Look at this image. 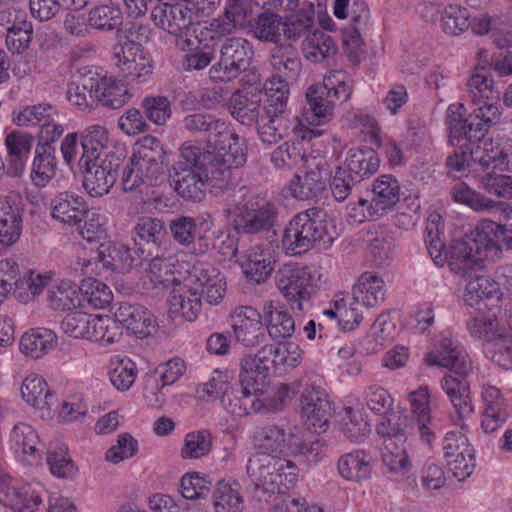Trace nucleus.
Segmentation results:
<instances>
[{"instance_id":"e2e57ef3","label":"nucleus","mask_w":512,"mask_h":512,"mask_svg":"<svg viewBox=\"0 0 512 512\" xmlns=\"http://www.w3.org/2000/svg\"><path fill=\"white\" fill-rule=\"evenodd\" d=\"M80 293L87 304L94 309H104L113 300L110 288L99 280L89 278L82 282Z\"/></svg>"},{"instance_id":"13d9d810","label":"nucleus","mask_w":512,"mask_h":512,"mask_svg":"<svg viewBox=\"0 0 512 512\" xmlns=\"http://www.w3.org/2000/svg\"><path fill=\"white\" fill-rule=\"evenodd\" d=\"M57 110L49 103L25 106L12 112V121L17 126L30 127L52 120Z\"/></svg>"},{"instance_id":"4d7b16f0","label":"nucleus","mask_w":512,"mask_h":512,"mask_svg":"<svg viewBox=\"0 0 512 512\" xmlns=\"http://www.w3.org/2000/svg\"><path fill=\"white\" fill-rule=\"evenodd\" d=\"M467 91L474 103L484 100H498L499 92L494 89L492 76L483 68L477 70L467 82Z\"/></svg>"},{"instance_id":"9d476101","label":"nucleus","mask_w":512,"mask_h":512,"mask_svg":"<svg viewBox=\"0 0 512 512\" xmlns=\"http://www.w3.org/2000/svg\"><path fill=\"white\" fill-rule=\"evenodd\" d=\"M254 55L252 44L242 37H228L219 48V59L209 69L214 82H230L248 69Z\"/></svg>"},{"instance_id":"69168bd1","label":"nucleus","mask_w":512,"mask_h":512,"mask_svg":"<svg viewBox=\"0 0 512 512\" xmlns=\"http://www.w3.org/2000/svg\"><path fill=\"white\" fill-rule=\"evenodd\" d=\"M118 324L120 323L115 317L93 316L88 340L107 344L118 341L122 335Z\"/></svg>"},{"instance_id":"ddd939ff","label":"nucleus","mask_w":512,"mask_h":512,"mask_svg":"<svg viewBox=\"0 0 512 512\" xmlns=\"http://www.w3.org/2000/svg\"><path fill=\"white\" fill-rule=\"evenodd\" d=\"M112 63L118 75L128 84L145 83L153 73V61L143 47L131 42H123L114 47Z\"/></svg>"},{"instance_id":"e433bc0d","label":"nucleus","mask_w":512,"mask_h":512,"mask_svg":"<svg viewBox=\"0 0 512 512\" xmlns=\"http://www.w3.org/2000/svg\"><path fill=\"white\" fill-rule=\"evenodd\" d=\"M57 344L56 334L47 328L25 332L19 341V350L27 358L37 360L52 351Z\"/></svg>"},{"instance_id":"7c9ffc66","label":"nucleus","mask_w":512,"mask_h":512,"mask_svg":"<svg viewBox=\"0 0 512 512\" xmlns=\"http://www.w3.org/2000/svg\"><path fill=\"white\" fill-rule=\"evenodd\" d=\"M247 472L251 477H257L259 480L268 477H284L293 480L302 476L301 469L295 462L263 455H254L249 459Z\"/></svg>"},{"instance_id":"a18cd8bd","label":"nucleus","mask_w":512,"mask_h":512,"mask_svg":"<svg viewBox=\"0 0 512 512\" xmlns=\"http://www.w3.org/2000/svg\"><path fill=\"white\" fill-rule=\"evenodd\" d=\"M55 148L52 145H41L35 150L32 163L31 180L37 187H45L56 173Z\"/></svg>"},{"instance_id":"6ab92c4d","label":"nucleus","mask_w":512,"mask_h":512,"mask_svg":"<svg viewBox=\"0 0 512 512\" xmlns=\"http://www.w3.org/2000/svg\"><path fill=\"white\" fill-rule=\"evenodd\" d=\"M41 483L0 482V503L14 512H37L43 503Z\"/></svg>"},{"instance_id":"cd10ccee","label":"nucleus","mask_w":512,"mask_h":512,"mask_svg":"<svg viewBox=\"0 0 512 512\" xmlns=\"http://www.w3.org/2000/svg\"><path fill=\"white\" fill-rule=\"evenodd\" d=\"M481 427L485 433H493L503 426L509 414L507 402L496 386L485 384L481 391Z\"/></svg>"},{"instance_id":"49530a36","label":"nucleus","mask_w":512,"mask_h":512,"mask_svg":"<svg viewBox=\"0 0 512 512\" xmlns=\"http://www.w3.org/2000/svg\"><path fill=\"white\" fill-rule=\"evenodd\" d=\"M11 440L17 450L23 455V460L29 465L40 463L42 456L38 449L39 438L35 430L24 423L14 426Z\"/></svg>"},{"instance_id":"473e14b6","label":"nucleus","mask_w":512,"mask_h":512,"mask_svg":"<svg viewBox=\"0 0 512 512\" xmlns=\"http://www.w3.org/2000/svg\"><path fill=\"white\" fill-rule=\"evenodd\" d=\"M51 216L68 226H79L87 212L84 199L74 193L61 192L50 202Z\"/></svg>"},{"instance_id":"2f4dec72","label":"nucleus","mask_w":512,"mask_h":512,"mask_svg":"<svg viewBox=\"0 0 512 512\" xmlns=\"http://www.w3.org/2000/svg\"><path fill=\"white\" fill-rule=\"evenodd\" d=\"M336 466L343 480H367L379 477L377 465L364 450H354L341 455Z\"/></svg>"},{"instance_id":"8fccbe9b","label":"nucleus","mask_w":512,"mask_h":512,"mask_svg":"<svg viewBox=\"0 0 512 512\" xmlns=\"http://www.w3.org/2000/svg\"><path fill=\"white\" fill-rule=\"evenodd\" d=\"M5 145L14 174L20 175L25 167V158L31 151L33 137L26 132L12 131L7 134Z\"/></svg>"},{"instance_id":"de8ad7c7","label":"nucleus","mask_w":512,"mask_h":512,"mask_svg":"<svg viewBox=\"0 0 512 512\" xmlns=\"http://www.w3.org/2000/svg\"><path fill=\"white\" fill-rule=\"evenodd\" d=\"M271 66L278 73L276 79H295L301 70V61L291 45H281L273 49Z\"/></svg>"},{"instance_id":"052dcab7","label":"nucleus","mask_w":512,"mask_h":512,"mask_svg":"<svg viewBox=\"0 0 512 512\" xmlns=\"http://www.w3.org/2000/svg\"><path fill=\"white\" fill-rule=\"evenodd\" d=\"M68 101L82 111H91L96 102V80L84 79L82 83L71 82L66 91Z\"/></svg>"},{"instance_id":"bb28decb","label":"nucleus","mask_w":512,"mask_h":512,"mask_svg":"<svg viewBox=\"0 0 512 512\" xmlns=\"http://www.w3.org/2000/svg\"><path fill=\"white\" fill-rule=\"evenodd\" d=\"M411 406L412 428L420 437V440L431 445L436 434L433 427V419L430 409V395L427 387H419L408 395Z\"/></svg>"},{"instance_id":"4468645a","label":"nucleus","mask_w":512,"mask_h":512,"mask_svg":"<svg viewBox=\"0 0 512 512\" xmlns=\"http://www.w3.org/2000/svg\"><path fill=\"white\" fill-rule=\"evenodd\" d=\"M124 158L122 152L119 155L95 159L86 165L79 160V167L83 173V187L92 197H102L109 193L117 180L118 169Z\"/></svg>"},{"instance_id":"37998d69","label":"nucleus","mask_w":512,"mask_h":512,"mask_svg":"<svg viewBox=\"0 0 512 512\" xmlns=\"http://www.w3.org/2000/svg\"><path fill=\"white\" fill-rule=\"evenodd\" d=\"M380 160L372 148L351 149L345 160L344 170L360 182L363 178L377 172Z\"/></svg>"},{"instance_id":"7ed1b4c3","label":"nucleus","mask_w":512,"mask_h":512,"mask_svg":"<svg viewBox=\"0 0 512 512\" xmlns=\"http://www.w3.org/2000/svg\"><path fill=\"white\" fill-rule=\"evenodd\" d=\"M440 220L441 216L437 213L431 214L428 218L425 238L428 253L437 266H443L447 262L451 271L465 277L480 265V256L473 251L466 235L462 239L452 241L445 248L440 239Z\"/></svg>"},{"instance_id":"0eeeda50","label":"nucleus","mask_w":512,"mask_h":512,"mask_svg":"<svg viewBox=\"0 0 512 512\" xmlns=\"http://www.w3.org/2000/svg\"><path fill=\"white\" fill-rule=\"evenodd\" d=\"M266 104L260 124V138L264 143L273 144L284 138L295 127L297 117L291 119L286 112L289 95L288 83L272 77L265 83Z\"/></svg>"},{"instance_id":"dca6fc26","label":"nucleus","mask_w":512,"mask_h":512,"mask_svg":"<svg viewBox=\"0 0 512 512\" xmlns=\"http://www.w3.org/2000/svg\"><path fill=\"white\" fill-rule=\"evenodd\" d=\"M134 252L141 259L164 252L162 245L166 237L164 222L156 217H140L132 229Z\"/></svg>"},{"instance_id":"c03bdc74","label":"nucleus","mask_w":512,"mask_h":512,"mask_svg":"<svg viewBox=\"0 0 512 512\" xmlns=\"http://www.w3.org/2000/svg\"><path fill=\"white\" fill-rule=\"evenodd\" d=\"M263 312L266 331L272 339H285L293 335L295 321L283 307L274 305L272 301H269L264 304Z\"/></svg>"},{"instance_id":"c9c22d12","label":"nucleus","mask_w":512,"mask_h":512,"mask_svg":"<svg viewBox=\"0 0 512 512\" xmlns=\"http://www.w3.org/2000/svg\"><path fill=\"white\" fill-rule=\"evenodd\" d=\"M169 310L173 314H180L188 321L195 320L202 307L199 293H197L187 280L178 284L170 292L168 298Z\"/></svg>"},{"instance_id":"338daca9","label":"nucleus","mask_w":512,"mask_h":512,"mask_svg":"<svg viewBox=\"0 0 512 512\" xmlns=\"http://www.w3.org/2000/svg\"><path fill=\"white\" fill-rule=\"evenodd\" d=\"M88 23L99 30L118 29L122 24V12L117 6L100 5L89 12Z\"/></svg>"},{"instance_id":"4c0bfd02","label":"nucleus","mask_w":512,"mask_h":512,"mask_svg":"<svg viewBox=\"0 0 512 512\" xmlns=\"http://www.w3.org/2000/svg\"><path fill=\"white\" fill-rule=\"evenodd\" d=\"M20 392L23 400L36 409L50 410L56 404L55 395L46 380L37 374L25 377Z\"/></svg>"},{"instance_id":"0e129e2a","label":"nucleus","mask_w":512,"mask_h":512,"mask_svg":"<svg viewBox=\"0 0 512 512\" xmlns=\"http://www.w3.org/2000/svg\"><path fill=\"white\" fill-rule=\"evenodd\" d=\"M212 447V437L208 430L190 432L185 436L180 455L183 459H200L206 456Z\"/></svg>"},{"instance_id":"5fc2aeb1","label":"nucleus","mask_w":512,"mask_h":512,"mask_svg":"<svg viewBox=\"0 0 512 512\" xmlns=\"http://www.w3.org/2000/svg\"><path fill=\"white\" fill-rule=\"evenodd\" d=\"M500 294L497 282L486 276H478L467 283L463 300L472 307L483 299H499Z\"/></svg>"},{"instance_id":"09e8293b","label":"nucleus","mask_w":512,"mask_h":512,"mask_svg":"<svg viewBox=\"0 0 512 512\" xmlns=\"http://www.w3.org/2000/svg\"><path fill=\"white\" fill-rule=\"evenodd\" d=\"M51 282V276L40 274L32 270L25 271L16 288L12 292L14 297L21 303H28L35 300Z\"/></svg>"},{"instance_id":"9b49d317","label":"nucleus","mask_w":512,"mask_h":512,"mask_svg":"<svg viewBox=\"0 0 512 512\" xmlns=\"http://www.w3.org/2000/svg\"><path fill=\"white\" fill-rule=\"evenodd\" d=\"M341 75V72L330 73L322 83L312 85L306 92L309 108L319 120L330 118L335 106L347 101L351 95V89L339 77Z\"/></svg>"},{"instance_id":"603ef678","label":"nucleus","mask_w":512,"mask_h":512,"mask_svg":"<svg viewBox=\"0 0 512 512\" xmlns=\"http://www.w3.org/2000/svg\"><path fill=\"white\" fill-rule=\"evenodd\" d=\"M130 98L125 85L117 83L110 78L96 80V101L103 106L118 109Z\"/></svg>"},{"instance_id":"f8f14e48","label":"nucleus","mask_w":512,"mask_h":512,"mask_svg":"<svg viewBox=\"0 0 512 512\" xmlns=\"http://www.w3.org/2000/svg\"><path fill=\"white\" fill-rule=\"evenodd\" d=\"M450 196L454 202L464 204L477 213L505 212L504 223L500 224L501 239L507 250L512 249V208L507 209L506 203L495 201L464 182L455 184L450 189Z\"/></svg>"},{"instance_id":"f3484780","label":"nucleus","mask_w":512,"mask_h":512,"mask_svg":"<svg viewBox=\"0 0 512 512\" xmlns=\"http://www.w3.org/2000/svg\"><path fill=\"white\" fill-rule=\"evenodd\" d=\"M301 416L315 432H324L333 414L328 394L320 387H307L300 397Z\"/></svg>"},{"instance_id":"58836bf2","label":"nucleus","mask_w":512,"mask_h":512,"mask_svg":"<svg viewBox=\"0 0 512 512\" xmlns=\"http://www.w3.org/2000/svg\"><path fill=\"white\" fill-rule=\"evenodd\" d=\"M169 229L174 240L180 245L190 248L194 254H203L208 248L206 243L202 244L204 238L198 235V228L195 219L188 216H179L169 223Z\"/></svg>"},{"instance_id":"72a5a7b5","label":"nucleus","mask_w":512,"mask_h":512,"mask_svg":"<svg viewBox=\"0 0 512 512\" xmlns=\"http://www.w3.org/2000/svg\"><path fill=\"white\" fill-rule=\"evenodd\" d=\"M239 263L246 278L259 284L264 282L274 270L275 259L269 249L256 245L245 251Z\"/></svg>"},{"instance_id":"423d86ee","label":"nucleus","mask_w":512,"mask_h":512,"mask_svg":"<svg viewBox=\"0 0 512 512\" xmlns=\"http://www.w3.org/2000/svg\"><path fill=\"white\" fill-rule=\"evenodd\" d=\"M207 142L212 150L203 151V161L214 166L212 178L218 179V184L229 185L233 169L246 162L244 140L224 125L218 133L208 136Z\"/></svg>"},{"instance_id":"1a4fd4ad","label":"nucleus","mask_w":512,"mask_h":512,"mask_svg":"<svg viewBox=\"0 0 512 512\" xmlns=\"http://www.w3.org/2000/svg\"><path fill=\"white\" fill-rule=\"evenodd\" d=\"M255 446L262 452L261 455L289 453L292 455L305 454L314 450L317 442L307 444L297 427L268 424L256 429L253 435Z\"/></svg>"},{"instance_id":"2eb2a0df","label":"nucleus","mask_w":512,"mask_h":512,"mask_svg":"<svg viewBox=\"0 0 512 512\" xmlns=\"http://www.w3.org/2000/svg\"><path fill=\"white\" fill-rule=\"evenodd\" d=\"M311 274L306 267L283 265L276 274V284L293 309L303 310L302 302L310 298Z\"/></svg>"},{"instance_id":"20e7f679","label":"nucleus","mask_w":512,"mask_h":512,"mask_svg":"<svg viewBox=\"0 0 512 512\" xmlns=\"http://www.w3.org/2000/svg\"><path fill=\"white\" fill-rule=\"evenodd\" d=\"M323 209L312 207L296 214L284 230L282 246L287 254L301 255L316 243L330 245L334 237L329 232V223Z\"/></svg>"},{"instance_id":"a19ab883","label":"nucleus","mask_w":512,"mask_h":512,"mask_svg":"<svg viewBox=\"0 0 512 512\" xmlns=\"http://www.w3.org/2000/svg\"><path fill=\"white\" fill-rule=\"evenodd\" d=\"M47 305L56 311H66L81 305L80 287L71 281L54 282L47 286Z\"/></svg>"},{"instance_id":"6e6552de","label":"nucleus","mask_w":512,"mask_h":512,"mask_svg":"<svg viewBox=\"0 0 512 512\" xmlns=\"http://www.w3.org/2000/svg\"><path fill=\"white\" fill-rule=\"evenodd\" d=\"M224 213L238 234L257 235L274 228L278 210L270 202L247 201L243 204L226 203Z\"/></svg>"},{"instance_id":"39448f33","label":"nucleus","mask_w":512,"mask_h":512,"mask_svg":"<svg viewBox=\"0 0 512 512\" xmlns=\"http://www.w3.org/2000/svg\"><path fill=\"white\" fill-rule=\"evenodd\" d=\"M151 18L157 27L175 37V46L181 51L197 48L200 35L212 33L214 26L193 24L191 9L181 3L158 4L151 11Z\"/></svg>"},{"instance_id":"79ce46f5","label":"nucleus","mask_w":512,"mask_h":512,"mask_svg":"<svg viewBox=\"0 0 512 512\" xmlns=\"http://www.w3.org/2000/svg\"><path fill=\"white\" fill-rule=\"evenodd\" d=\"M507 153L498 142L484 139L475 149L470 150L471 161L479 165L483 172L499 169L504 171L507 166Z\"/></svg>"},{"instance_id":"a878e982","label":"nucleus","mask_w":512,"mask_h":512,"mask_svg":"<svg viewBox=\"0 0 512 512\" xmlns=\"http://www.w3.org/2000/svg\"><path fill=\"white\" fill-rule=\"evenodd\" d=\"M80 140L83 154L79 160H82L85 165L95 159L119 155L120 152L124 154L123 148L114 147L107 128L102 125L86 127L80 135Z\"/></svg>"},{"instance_id":"5701e85b","label":"nucleus","mask_w":512,"mask_h":512,"mask_svg":"<svg viewBox=\"0 0 512 512\" xmlns=\"http://www.w3.org/2000/svg\"><path fill=\"white\" fill-rule=\"evenodd\" d=\"M23 199L17 192L0 195V245L12 246L22 230Z\"/></svg>"},{"instance_id":"6e6d98bb","label":"nucleus","mask_w":512,"mask_h":512,"mask_svg":"<svg viewBox=\"0 0 512 512\" xmlns=\"http://www.w3.org/2000/svg\"><path fill=\"white\" fill-rule=\"evenodd\" d=\"M192 288L200 294L207 288H213L219 283H226L220 271L210 263H197L193 266L186 278Z\"/></svg>"},{"instance_id":"ea45409f","label":"nucleus","mask_w":512,"mask_h":512,"mask_svg":"<svg viewBox=\"0 0 512 512\" xmlns=\"http://www.w3.org/2000/svg\"><path fill=\"white\" fill-rule=\"evenodd\" d=\"M385 283L373 272L363 273L353 287L352 296L363 307H376L385 299Z\"/></svg>"},{"instance_id":"c85d7f7f","label":"nucleus","mask_w":512,"mask_h":512,"mask_svg":"<svg viewBox=\"0 0 512 512\" xmlns=\"http://www.w3.org/2000/svg\"><path fill=\"white\" fill-rule=\"evenodd\" d=\"M114 317L138 338H147L157 331L154 315L138 304L119 303Z\"/></svg>"},{"instance_id":"c756f323","label":"nucleus","mask_w":512,"mask_h":512,"mask_svg":"<svg viewBox=\"0 0 512 512\" xmlns=\"http://www.w3.org/2000/svg\"><path fill=\"white\" fill-rule=\"evenodd\" d=\"M302 174H296L289 183L292 196L298 200H316L326 189V173L318 164L310 163Z\"/></svg>"},{"instance_id":"412c9836","label":"nucleus","mask_w":512,"mask_h":512,"mask_svg":"<svg viewBox=\"0 0 512 512\" xmlns=\"http://www.w3.org/2000/svg\"><path fill=\"white\" fill-rule=\"evenodd\" d=\"M371 194L369 216L378 219L391 212L403 195L398 179L391 174L378 176L368 189Z\"/></svg>"},{"instance_id":"bf43d9fd","label":"nucleus","mask_w":512,"mask_h":512,"mask_svg":"<svg viewBox=\"0 0 512 512\" xmlns=\"http://www.w3.org/2000/svg\"><path fill=\"white\" fill-rule=\"evenodd\" d=\"M213 497L216 512L243 511V499L238 491V482H219Z\"/></svg>"},{"instance_id":"3c124183","label":"nucleus","mask_w":512,"mask_h":512,"mask_svg":"<svg viewBox=\"0 0 512 512\" xmlns=\"http://www.w3.org/2000/svg\"><path fill=\"white\" fill-rule=\"evenodd\" d=\"M336 51L337 49L333 38L320 30L309 33L303 41V53L305 57L315 63L333 57Z\"/></svg>"},{"instance_id":"a211bd4d","label":"nucleus","mask_w":512,"mask_h":512,"mask_svg":"<svg viewBox=\"0 0 512 512\" xmlns=\"http://www.w3.org/2000/svg\"><path fill=\"white\" fill-rule=\"evenodd\" d=\"M240 388H226L221 398L222 407L231 415L243 417L251 411L262 410V402L255 396L262 393V387L255 385L249 376L239 375Z\"/></svg>"},{"instance_id":"f03ea898","label":"nucleus","mask_w":512,"mask_h":512,"mask_svg":"<svg viewBox=\"0 0 512 512\" xmlns=\"http://www.w3.org/2000/svg\"><path fill=\"white\" fill-rule=\"evenodd\" d=\"M466 117L467 110L461 103L449 105L446 111V125L449 130L448 142L456 146L461 140H480L501 118L497 100H484Z\"/></svg>"},{"instance_id":"864d4df0","label":"nucleus","mask_w":512,"mask_h":512,"mask_svg":"<svg viewBox=\"0 0 512 512\" xmlns=\"http://www.w3.org/2000/svg\"><path fill=\"white\" fill-rule=\"evenodd\" d=\"M471 26L470 14L467 8L449 4L444 7L441 18V30L449 36H459Z\"/></svg>"},{"instance_id":"aec40b11","label":"nucleus","mask_w":512,"mask_h":512,"mask_svg":"<svg viewBox=\"0 0 512 512\" xmlns=\"http://www.w3.org/2000/svg\"><path fill=\"white\" fill-rule=\"evenodd\" d=\"M425 361L429 365L444 367L457 375H468L472 370V363L464 348L450 337H442L429 352Z\"/></svg>"},{"instance_id":"4be33fe9","label":"nucleus","mask_w":512,"mask_h":512,"mask_svg":"<svg viewBox=\"0 0 512 512\" xmlns=\"http://www.w3.org/2000/svg\"><path fill=\"white\" fill-rule=\"evenodd\" d=\"M165 150L161 142L153 136H145L134 147L130 160L139 168L149 183L158 179L163 173Z\"/></svg>"},{"instance_id":"b1692460","label":"nucleus","mask_w":512,"mask_h":512,"mask_svg":"<svg viewBox=\"0 0 512 512\" xmlns=\"http://www.w3.org/2000/svg\"><path fill=\"white\" fill-rule=\"evenodd\" d=\"M235 340L246 348L255 347L266 339L261 315L252 307H240L232 315Z\"/></svg>"},{"instance_id":"680f3d73","label":"nucleus","mask_w":512,"mask_h":512,"mask_svg":"<svg viewBox=\"0 0 512 512\" xmlns=\"http://www.w3.org/2000/svg\"><path fill=\"white\" fill-rule=\"evenodd\" d=\"M232 115L242 124H257L258 134L260 135V124L262 118V106L259 100H253L246 96L239 95L231 103Z\"/></svg>"},{"instance_id":"774afa93","label":"nucleus","mask_w":512,"mask_h":512,"mask_svg":"<svg viewBox=\"0 0 512 512\" xmlns=\"http://www.w3.org/2000/svg\"><path fill=\"white\" fill-rule=\"evenodd\" d=\"M478 184L481 189L490 195L499 198L510 199L512 196V176L487 171L478 176Z\"/></svg>"},{"instance_id":"f257e3e1","label":"nucleus","mask_w":512,"mask_h":512,"mask_svg":"<svg viewBox=\"0 0 512 512\" xmlns=\"http://www.w3.org/2000/svg\"><path fill=\"white\" fill-rule=\"evenodd\" d=\"M203 150L195 145L184 143L180 149V159L173 165V181L176 192L184 199L194 202L205 197V187L223 190L228 185L218 184L212 178L213 165L203 161Z\"/></svg>"},{"instance_id":"393cba45","label":"nucleus","mask_w":512,"mask_h":512,"mask_svg":"<svg viewBox=\"0 0 512 512\" xmlns=\"http://www.w3.org/2000/svg\"><path fill=\"white\" fill-rule=\"evenodd\" d=\"M466 237L482 262L498 257L504 247L500 224L489 219L480 221Z\"/></svg>"},{"instance_id":"f704fd0d","label":"nucleus","mask_w":512,"mask_h":512,"mask_svg":"<svg viewBox=\"0 0 512 512\" xmlns=\"http://www.w3.org/2000/svg\"><path fill=\"white\" fill-rule=\"evenodd\" d=\"M240 366V374L249 376L251 381L258 387H262L263 390L269 370L279 365L272 346L269 344L263 346L254 356H244L241 359Z\"/></svg>"}]
</instances>
